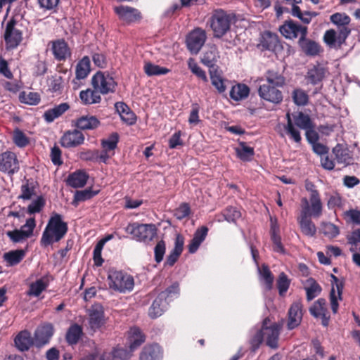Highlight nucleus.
I'll list each match as a JSON object with an SVG mask.
<instances>
[{"label": "nucleus", "instance_id": "nucleus-1", "mask_svg": "<svg viewBox=\"0 0 360 360\" xmlns=\"http://www.w3.org/2000/svg\"><path fill=\"white\" fill-rule=\"evenodd\" d=\"M285 84V78L280 74L273 71L266 73V83L263 84L259 88V96L274 104H279L282 102L283 96L282 91L278 88L282 87Z\"/></svg>", "mask_w": 360, "mask_h": 360}, {"label": "nucleus", "instance_id": "nucleus-16", "mask_svg": "<svg viewBox=\"0 0 360 360\" xmlns=\"http://www.w3.org/2000/svg\"><path fill=\"white\" fill-rule=\"evenodd\" d=\"M260 46L263 49L278 53L282 49V45L276 34L271 32H265L262 34Z\"/></svg>", "mask_w": 360, "mask_h": 360}, {"label": "nucleus", "instance_id": "nucleus-14", "mask_svg": "<svg viewBox=\"0 0 360 360\" xmlns=\"http://www.w3.org/2000/svg\"><path fill=\"white\" fill-rule=\"evenodd\" d=\"M330 21L337 25L338 30L341 32V40L347 38L350 34L351 30L348 27L350 18L345 13H336L330 15Z\"/></svg>", "mask_w": 360, "mask_h": 360}, {"label": "nucleus", "instance_id": "nucleus-11", "mask_svg": "<svg viewBox=\"0 0 360 360\" xmlns=\"http://www.w3.org/2000/svg\"><path fill=\"white\" fill-rule=\"evenodd\" d=\"M19 169V162L15 154L6 151L0 154V171L13 174Z\"/></svg>", "mask_w": 360, "mask_h": 360}, {"label": "nucleus", "instance_id": "nucleus-5", "mask_svg": "<svg viewBox=\"0 0 360 360\" xmlns=\"http://www.w3.org/2000/svg\"><path fill=\"white\" fill-rule=\"evenodd\" d=\"M108 279L110 288L122 293L131 291L134 286V278L122 271H110Z\"/></svg>", "mask_w": 360, "mask_h": 360}, {"label": "nucleus", "instance_id": "nucleus-64", "mask_svg": "<svg viewBox=\"0 0 360 360\" xmlns=\"http://www.w3.org/2000/svg\"><path fill=\"white\" fill-rule=\"evenodd\" d=\"M285 130L295 142L300 143L301 141L302 138L300 131L295 129L293 122H289V124L285 126Z\"/></svg>", "mask_w": 360, "mask_h": 360}, {"label": "nucleus", "instance_id": "nucleus-57", "mask_svg": "<svg viewBox=\"0 0 360 360\" xmlns=\"http://www.w3.org/2000/svg\"><path fill=\"white\" fill-rule=\"evenodd\" d=\"M13 139L16 146L22 148L29 143V139L19 129H16L13 131Z\"/></svg>", "mask_w": 360, "mask_h": 360}, {"label": "nucleus", "instance_id": "nucleus-37", "mask_svg": "<svg viewBox=\"0 0 360 360\" xmlns=\"http://www.w3.org/2000/svg\"><path fill=\"white\" fill-rule=\"evenodd\" d=\"M98 124L99 121L94 116H82L76 122V126L82 130L95 129Z\"/></svg>", "mask_w": 360, "mask_h": 360}, {"label": "nucleus", "instance_id": "nucleus-63", "mask_svg": "<svg viewBox=\"0 0 360 360\" xmlns=\"http://www.w3.org/2000/svg\"><path fill=\"white\" fill-rule=\"evenodd\" d=\"M97 194L96 191H93L91 189H84L82 191H77L75 194V201L81 202L91 198Z\"/></svg>", "mask_w": 360, "mask_h": 360}, {"label": "nucleus", "instance_id": "nucleus-35", "mask_svg": "<svg viewBox=\"0 0 360 360\" xmlns=\"http://www.w3.org/2000/svg\"><path fill=\"white\" fill-rule=\"evenodd\" d=\"M249 93L250 89L247 85L238 84L232 86L229 94L231 99L239 101L246 98Z\"/></svg>", "mask_w": 360, "mask_h": 360}, {"label": "nucleus", "instance_id": "nucleus-55", "mask_svg": "<svg viewBox=\"0 0 360 360\" xmlns=\"http://www.w3.org/2000/svg\"><path fill=\"white\" fill-rule=\"evenodd\" d=\"M343 217L347 223L360 225V210L351 208L343 213Z\"/></svg>", "mask_w": 360, "mask_h": 360}, {"label": "nucleus", "instance_id": "nucleus-32", "mask_svg": "<svg viewBox=\"0 0 360 360\" xmlns=\"http://www.w3.org/2000/svg\"><path fill=\"white\" fill-rule=\"evenodd\" d=\"M49 283L48 276H43L30 285L27 295L38 297L48 287Z\"/></svg>", "mask_w": 360, "mask_h": 360}, {"label": "nucleus", "instance_id": "nucleus-17", "mask_svg": "<svg viewBox=\"0 0 360 360\" xmlns=\"http://www.w3.org/2000/svg\"><path fill=\"white\" fill-rule=\"evenodd\" d=\"M333 153L339 164L347 166L354 162L352 152L345 146L338 144L333 148Z\"/></svg>", "mask_w": 360, "mask_h": 360}, {"label": "nucleus", "instance_id": "nucleus-43", "mask_svg": "<svg viewBox=\"0 0 360 360\" xmlns=\"http://www.w3.org/2000/svg\"><path fill=\"white\" fill-rule=\"evenodd\" d=\"M240 217L241 214L239 210L236 207H229L224 211L221 215L217 217V220L219 222H221L223 220H226L229 222H235Z\"/></svg>", "mask_w": 360, "mask_h": 360}, {"label": "nucleus", "instance_id": "nucleus-4", "mask_svg": "<svg viewBox=\"0 0 360 360\" xmlns=\"http://www.w3.org/2000/svg\"><path fill=\"white\" fill-rule=\"evenodd\" d=\"M158 229L153 224H129L125 231L132 236V238L139 242L148 243L153 240L157 235Z\"/></svg>", "mask_w": 360, "mask_h": 360}, {"label": "nucleus", "instance_id": "nucleus-54", "mask_svg": "<svg viewBox=\"0 0 360 360\" xmlns=\"http://www.w3.org/2000/svg\"><path fill=\"white\" fill-rule=\"evenodd\" d=\"M188 66L191 71L205 82H208L205 72L196 63L193 58H189Z\"/></svg>", "mask_w": 360, "mask_h": 360}, {"label": "nucleus", "instance_id": "nucleus-52", "mask_svg": "<svg viewBox=\"0 0 360 360\" xmlns=\"http://www.w3.org/2000/svg\"><path fill=\"white\" fill-rule=\"evenodd\" d=\"M292 98L295 104L299 106L306 105L309 101L307 94L301 89H296L292 92Z\"/></svg>", "mask_w": 360, "mask_h": 360}, {"label": "nucleus", "instance_id": "nucleus-48", "mask_svg": "<svg viewBox=\"0 0 360 360\" xmlns=\"http://www.w3.org/2000/svg\"><path fill=\"white\" fill-rule=\"evenodd\" d=\"M308 285L305 287L307 298L309 301L317 297L321 291V286L313 279L307 281Z\"/></svg>", "mask_w": 360, "mask_h": 360}, {"label": "nucleus", "instance_id": "nucleus-56", "mask_svg": "<svg viewBox=\"0 0 360 360\" xmlns=\"http://www.w3.org/2000/svg\"><path fill=\"white\" fill-rule=\"evenodd\" d=\"M321 231L328 238H334L339 234L338 228L330 222H323L321 225Z\"/></svg>", "mask_w": 360, "mask_h": 360}, {"label": "nucleus", "instance_id": "nucleus-44", "mask_svg": "<svg viewBox=\"0 0 360 360\" xmlns=\"http://www.w3.org/2000/svg\"><path fill=\"white\" fill-rule=\"evenodd\" d=\"M25 256V252L22 250H17L6 252L4 258L9 266H14L20 263Z\"/></svg>", "mask_w": 360, "mask_h": 360}, {"label": "nucleus", "instance_id": "nucleus-27", "mask_svg": "<svg viewBox=\"0 0 360 360\" xmlns=\"http://www.w3.org/2000/svg\"><path fill=\"white\" fill-rule=\"evenodd\" d=\"M140 360H161L162 350L159 345L146 346L140 354Z\"/></svg>", "mask_w": 360, "mask_h": 360}, {"label": "nucleus", "instance_id": "nucleus-59", "mask_svg": "<svg viewBox=\"0 0 360 360\" xmlns=\"http://www.w3.org/2000/svg\"><path fill=\"white\" fill-rule=\"evenodd\" d=\"M291 13L293 16L297 17L305 24H309L311 21V18L309 11L302 13L300 7L297 5L292 6Z\"/></svg>", "mask_w": 360, "mask_h": 360}, {"label": "nucleus", "instance_id": "nucleus-62", "mask_svg": "<svg viewBox=\"0 0 360 360\" xmlns=\"http://www.w3.org/2000/svg\"><path fill=\"white\" fill-rule=\"evenodd\" d=\"M6 235L10 240L15 243H22L29 238L25 233L21 232L19 229L8 231L6 232Z\"/></svg>", "mask_w": 360, "mask_h": 360}, {"label": "nucleus", "instance_id": "nucleus-46", "mask_svg": "<svg viewBox=\"0 0 360 360\" xmlns=\"http://www.w3.org/2000/svg\"><path fill=\"white\" fill-rule=\"evenodd\" d=\"M259 273L261 280L264 282L266 289L270 290L273 287L274 276L269 267L263 264L262 269H259Z\"/></svg>", "mask_w": 360, "mask_h": 360}, {"label": "nucleus", "instance_id": "nucleus-60", "mask_svg": "<svg viewBox=\"0 0 360 360\" xmlns=\"http://www.w3.org/2000/svg\"><path fill=\"white\" fill-rule=\"evenodd\" d=\"M45 205L43 197L39 196L33 200L27 207V212L30 214L39 212Z\"/></svg>", "mask_w": 360, "mask_h": 360}, {"label": "nucleus", "instance_id": "nucleus-7", "mask_svg": "<svg viewBox=\"0 0 360 360\" xmlns=\"http://www.w3.org/2000/svg\"><path fill=\"white\" fill-rule=\"evenodd\" d=\"M91 84L94 89L102 94L114 92L117 85L112 76L101 72L93 76Z\"/></svg>", "mask_w": 360, "mask_h": 360}, {"label": "nucleus", "instance_id": "nucleus-30", "mask_svg": "<svg viewBox=\"0 0 360 360\" xmlns=\"http://www.w3.org/2000/svg\"><path fill=\"white\" fill-rule=\"evenodd\" d=\"M207 232L208 229L206 226H202L196 230L193 239L188 245L189 252L194 253L197 251L200 244L205 239Z\"/></svg>", "mask_w": 360, "mask_h": 360}, {"label": "nucleus", "instance_id": "nucleus-45", "mask_svg": "<svg viewBox=\"0 0 360 360\" xmlns=\"http://www.w3.org/2000/svg\"><path fill=\"white\" fill-rule=\"evenodd\" d=\"M336 289L333 286L330 294L331 309L334 314H336L338 309V300H341L342 286L341 284L336 283Z\"/></svg>", "mask_w": 360, "mask_h": 360}, {"label": "nucleus", "instance_id": "nucleus-61", "mask_svg": "<svg viewBox=\"0 0 360 360\" xmlns=\"http://www.w3.org/2000/svg\"><path fill=\"white\" fill-rule=\"evenodd\" d=\"M160 294L165 295V300L171 302L174 297H176L179 294V285L178 283H173L171 286L167 288L165 291Z\"/></svg>", "mask_w": 360, "mask_h": 360}, {"label": "nucleus", "instance_id": "nucleus-26", "mask_svg": "<svg viewBox=\"0 0 360 360\" xmlns=\"http://www.w3.org/2000/svg\"><path fill=\"white\" fill-rule=\"evenodd\" d=\"M69 108L70 105L67 103L55 105L44 112V118L47 122L51 123L64 114Z\"/></svg>", "mask_w": 360, "mask_h": 360}, {"label": "nucleus", "instance_id": "nucleus-33", "mask_svg": "<svg viewBox=\"0 0 360 360\" xmlns=\"http://www.w3.org/2000/svg\"><path fill=\"white\" fill-rule=\"evenodd\" d=\"M298 43L302 51L308 56L318 55L321 51V47L316 42L306 37L300 38Z\"/></svg>", "mask_w": 360, "mask_h": 360}, {"label": "nucleus", "instance_id": "nucleus-18", "mask_svg": "<svg viewBox=\"0 0 360 360\" xmlns=\"http://www.w3.org/2000/svg\"><path fill=\"white\" fill-rule=\"evenodd\" d=\"M302 305L300 302H294L288 311L287 327L289 330L297 328L302 319Z\"/></svg>", "mask_w": 360, "mask_h": 360}, {"label": "nucleus", "instance_id": "nucleus-3", "mask_svg": "<svg viewBox=\"0 0 360 360\" xmlns=\"http://www.w3.org/2000/svg\"><path fill=\"white\" fill-rule=\"evenodd\" d=\"M235 20V15L224 10H217L212 15L210 22L214 37H222L229 30L231 25Z\"/></svg>", "mask_w": 360, "mask_h": 360}, {"label": "nucleus", "instance_id": "nucleus-36", "mask_svg": "<svg viewBox=\"0 0 360 360\" xmlns=\"http://www.w3.org/2000/svg\"><path fill=\"white\" fill-rule=\"evenodd\" d=\"M326 72L327 71L321 65L314 66L309 70L307 78L312 84H316L323 80Z\"/></svg>", "mask_w": 360, "mask_h": 360}, {"label": "nucleus", "instance_id": "nucleus-53", "mask_svg": "<svg viewBox=\"0 0 360 360\" xmlns=\"http://www.w3.org/2000/svg\"><path fill=\"white\" fill-rule=\"evenodd\" d=\"M326 301L324 299H319L309 309V311L312 316L319 318V316L324 315L326 314Z\"/></svg>", "mask_w": 360, "mask_h": 360}, {"label": "nucleus", "instance_id": "nucleus-29", "mask_svg": "<svg viewBox=\"0 0 360 360\" xmlns=\"http://www.w3.org/2000/svg\"><path fill=\"white\" fill-rule=\"evenodd\" d=\"M145 341V336L139 328H131L128 332V343L131 351H134Z\"/></svg>", "mask_w": 360, "mask_h": 360}, {"label": "nucleus", "instance_id": "nucleus-49", "mask_svg": "<svg viewBox=\"0 0 360 360\" xmlns=\"http://www.w3.org/2000/svg\"><path fill=\"white\" fill-rule=\"evenodd\" d=\"M237 156L243 161H249L254 155V149L248 146L244 143H241L240 146L236 148Z\"/></svg>", "mask_w": 360, "mask_h": 360}, {"label": "nucleus", "instance_id": "nucleus-22", "mask_svg": "<svg viewBox=\"0 0 360 360\" xmlns=\"http://www.w3.org/2000/svg\"><path fill=\"white\" fill-rule=\"evenodd\" d=\"M165 299V294H159L158 297L153 301L148 311V314L150 318L156 319L161 316L167 309L169 303Z\"/></svg>", "mask_w": 360, "mask_h": 360}, {"label": "nucleus", "instance_id": "nucleus-58", "mask_svg": "<svg viewBox=\"0 0 360 360\" xmlns=\"http://www.w3.org/2000/svg\"><path fill=\"white\" fill-rule=\"evenodd\" d=\"M289 286L290 280L288 278L285 274L283 272L281 273L277 281V287L278 289L279 295L281 296H283L288 290Z\"/></svg>", "mask_w": 360, "mask_h": 360}, {"label": "nucleus", "instance_id": "nucleus-51", "mask_svg": "<svg viewBox=\"0 0 360 360\" xmlns=\"http://www.w3.org/2000/svg\"><path fill=\"white\" fill-rule=\"evenodd\" d=\"M82 333V328L77 324L70 326L66 334V340L69 344H76Z\"/></svg>", "mask_w": 360, "mask_h": 360}, {"label": "nucleus", "instance_id": "nucleus-34", "mask_svg": "<svg viewBox=\"0 0 360 360\" xmlns=\"http://www.w3.org/2000/svg\"><path fill=\"white\" fill-rule=\"evenodd\" d=\"M341 32H337L334 30H327L323 36V40L325 43L330 47L340 46L345 43L347 38H344L341 40Z\"/></svg>", "mask_w": 360, "mask_h": 360}, {"label": "nucleus", "instance_id": "nucleus-50", "mask_svg": "<svg viewBox=\"0 0 360 360\" xmlns=\"http://www.w3.org/2000/svg\"><path fill=\"white\" fill-rule=\"evenodd\" d=\"M20 101L22 103L27 105H35L40 101V96L35 92H25L20 93L19 96Z\"/></svg>", "mask_w": 360, "mask_h": 360}, {"label": "nucleus", "instance_id": "nucleus-40", "mask_svg": "<svg viewBox=\"0 0 360 360\" xmlns=\"http://www.w3.org/2000/svg\"><path fill=\"white\" fill-rule=\"evenodd\" d=\"M143 70L148 77L166 75L169 72V69L160 67L150 62H145Z\"/></svg>", "mask_w": 360, "mask_h": 360}, {"label": "nucleus", "instance_id": "nucleus-13", "mask_svg": "<svg viewBox=\"0 0 360 360\" xmlns=\"http://www.w3.org/2000/svg\"><path fill=\"white\" fill-rule=\"evenodd\" d=\"M114 11L120 20L126 23L136 22L141 18V13L137 9L128 6H116Z\"/></svg>", "mask_w": 360, "mask_h": 360}, {"label": "nucleus", "instance_id": "nucleus-8", "mask_svg": "<svg viewBox=\"0 0 360 360\" xmlns=\"http://www.w3.org/2000/svg\"><path fill=\"white\" fill-rule=\"evenodd\" d=\"M279 30L284 37L289 39L307 37V27L292 20L285 21Z\"/></svg>", "mask_w": 360, "mask_h": 360}, {"label": "nucleus", "instance_id": "nucleus-23", "mask_svg": "<svg viewBox=\"0 0 360 360\" xmlns=\"http://www.w3.org/2000/svg\"><path fill=\"white\" fill-rule=\"evenodd\" d=\"M115 108L124 122L128 125L135 124L136 116L127 104L123 102H117L115 104Z\"/></svg>", "mask_w": 360, "mask_h": 360}, {"label": "nucleus", "instance_id": "nucleus-19", "mask_svg": "<svg viewBox=\"0 0 360 360\" xmlns=\"http://www.w3.org/2000/svg\"><path fill=\"white\" fill-rule=\"evenodd\" d=\"M53 334V328L51 324H45L39 326L34 333V343L37 347H41L49 342Z\"/></svg>", "mask_w": 360, "mask_h": 360}, {"label": "nucleus", "instance_id": "nucleus-42", "mask_svg": "<svg viewBox=\"0 0 360 360\" xmlns=\"http://www.w3.org/2000/svg\"><path fill=\"white\" fill-rule=\"evenodd\" d=\"M293 120L295 124L301 129L306 130L309 128H314L309 116L302 112H300L297 115H294Z\"/></svg>", "mask_w": 360, "mask_h": 360}, {"label": "nucleus", "instance_id": "nucleus-15", "mask_svg": "<svg viewBox=\"0 0 360 360\" xmlns=\"http://www.w3.org/2000/svg\"><path fill=\"white\" fill-rule=\"evenodd\" d=\"M84 141V136L82 132L75 129L68 131L60 139L61 146L65 148H74L82 144Z\"/></svg>", "mask_w": 360, "mask_h": 360}, {"label": "nucleus", "instance_id": "nucleus-31", "mask_svg": "<svg viewBox=\"0 0 360 360\" xmlns=\"http://www.w3.org/2000/svg\"><path fill=\"white\" fill-rule=\"evenodd\" d=\"M88 178L89 176L85 172L79 170L68 176L67 183L71 187L81 188L86 184Z\"/></svg>", "mask_w": 360, "mask_h": 360}, {"label": "nucleus", "instance_id": "nucleus-28", "mask_svg": "<svg viewBox=\"0 0 360 360\" xmlns=\"http://www.w3.org/2000/svg\"><path fill=\"white\" fill-rule=\"evenodd\" d=\"M210 75L212 84L216 88L219 94L225 92L226 89V83L228 82L224 79L222 74L216 68L210 70Z\"/></svg>", "mask_w": 360, "mask_h": 360}, {"label": "nucleus", "instance_id": "nucleus-41", "mask_svg": "<svg viewBox=\"0 0 360 360\" xmlns=\"http://www.w3.org/2000/svg\"><path fill=\"white\" fill-rule=\"evenodd\" d=\"M79 96L84 104L98 103L101 100L99 92L95 89H86L85 91H82Z\"/></svg>", "mask_w": 360, "mask_h": 360}, {"label": "nucleus", "instance_id": "nucleus-9", "mask_svg": "<svg viewBox=\"0 0 360 360\" xmlns=\"http://www.w3.org/2000/svg\"><path fill=\"white\" fill-rule=\"evenodd\" d=\"M207 39L206 32L201 28H195L186 37V46L192 54H197Z\"/></svg>", "mask_w": 360, "mask_h": 360}, {"label": "nucleus", "instance_id": "nucleus-2", "mask_svg": "<svg viewBox=\"0 0 360 360\" xmlns=\"http://www.w3.org/2000/svg\"><path fill=\"white\" fill-rule=\"evenodd\" d=\"M68 224L63 220L62 216L53 213L42 233L41 243L48 246L60 240L68 232Z\"/></svg>", "mask_w": 360, "mask_h": 360}, {"label": "nucleus", "instance_id": "nucleus-24", "mask_svg": "<svg viewBox=\"0 0 360 360\" xmlns=\"http://www.w3.org/2000/svg\"><path fill=\"white\" fill-rule=\"evenodd\" d=\"M14 342L16 347L21 352L27 351L34 344L31 333L27 330L20 332L15 337Z\"/></svg>", "mask_w": 360, "mask_h": 360}, {"label": "nucleus", "instance_id": "nucleus-39", "mask_svg": "<svg viewBox=\"0 0 360 360\" xmlns=\"http://www.w3.org/2000/svg\"><path fill=\"white\" fill-rule=\"evenodd\" d=\"M219 58V52L215 45L209 46L202 58V62L209 67L213 68L214 63Z\"/></svg>", "mask_w": 360, "mask_h": 360}, {"label": "nucleus", "instance_id": "nucleus-25", "mask_svg": "<svg viewBox=\"0 0 360 360\" xmlns=\"http://www.w3.org/2000/svg\"><path fill=\"white\" fill-rule=\"evenodd\" d=\"M279 330L280 327L276 323L262 329L264 336L266 338V345L271 348H276L278 346Z\"/></svg>", "mask_w": 360, "mask_h": 360}, {"label": "nucleus", "instance_id": "nucleus-21", "mask_svg": "<svg viewBox=\"0 0 360 360\" xmlns=\"http://www.w3.org/2000/svg\"><path fill=\"white\" fill-rule=\"evenodd\" d=\"M51 50L54 58L58 60H65L71 55L68 44L63 39L53 41Z\"/></svg>", "mask_w": 360, "mask_h": 360}, {"label": "nucleus", "instance_id": "nucleus-6", "mask_svg": "<svg viewBox=\"0 0 360 360\" xmlns=\"http://www.w3.org/2000/svg\"><path fill=\"white\" fill-rule=\"evenodd\" d=\"M301 212L305 215L319 218L322 214L323 205L319 192H314L310 195L309 200L304 198L301 200Z\"/></svg>", "mask_w": 360, "mask_h": 360}, {"label": "nucleus", "instance_id": "nucleus-38", "mask_svg": "<svg viewBox=\"0 0 360 360\" xmlns=\"http://www.w3.org/2000/svg\"><path fill=\"white\" fill-rule=\"evenodd\" d=\"M90 72V59L84 56L76 66V78L82 79L86 78Z\"/></svg>", "mask_w": 360, "mask_h": 360}, {"label": "nucleus", "instance_id": "nucleus-10", "mask_svg": "<svg viewBox=\"0 0 360 360\" xmlns=\"http://www.w3.org/2000/svg\"><path fill=\"white\" fill-rule=\"evenodd\" d=\"M88 324L89 328L95 332L105 323L103 307L98 304H94L88 310Z\"/></svg>", "mask_w": 360, "mask_h": 360}, {"label": "nucleus", "instance_id": "nucleus-12", "mask_svg": "<svg viewBox=\"0 0 360 360\" xmlns=\"http://www.w3.org/2000/svg\"><path fill=\"white\" fill-rule=\"evenodd\" d=\"M4 39L6 46L9 49H14L18 46L22 40V33L15 28V22L9 21L6 27Z\"/></svg>", "mask_w": 360, "mask_h": 360}, {"label": "nucleus", "instance_id": "nucleus-47", "mask_svg": "<svg viewBox=\"0 0 360 360\" xmlns=\"http://www.w3.org/2000/svg\"><path fill=\"white\" fill-rule=\"evenodd\" d=\"M118 140V134L117 133L112 134L108 138L101 141L102 148L104 150L108 151L114 155V150L117 148Z\"/></svg>", "mask_w": 360, "mask_h": 360}, {"label": "nucleus", "instance_id": "nucleus-20", "mask_svg": "<svg viewBox=\"0 0 360 360\" xmlns=\"http://www.w3.org/2000/svg\"><path fill=\"white\" fill-rule=\"evenodd\" d=\"M301 232L308 236L314 237L316 233V226L311 221V217L305 215L304 212L300 213L297 217Z\"/></svg>", "mask_w": 360, "mask_h": 360}]
</instances>
